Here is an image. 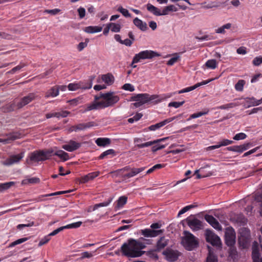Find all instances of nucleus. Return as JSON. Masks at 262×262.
I'll use <instances>...</instances> for the list:
<instances>
[{"instance_id":"c85d7f7f","label":"nucleus","mask_w":262,"mask_h":262,"mask_svg":"<svg viewBox=\"0 0 262 262\" xmlns=\"http://www.w3.org/2000/svg\"><path fill=\"white\" fill-rule=\"evenodd\" d=\"M167 139H168L167 137V138H164L156 140H154V141H152L147 142H145V143H144L137 144L136 145V146L138 148H144V147H148V146L152 145H154V144H155L156 143H159L160 142L164 141V140H166Z\"/></svg>"},{"instance_id":"bb28decb","label":"nucleus","mask_w":262,"mask_h":262,"mask_svg":"<svg viewBox=\"0 0 262 262\" xmlns=\"http://www.w3.org/2000/svg\"><path fill=\"white\" fill-rule=\"evenodd\" d=\"M171 96V94L167 95H164V96H160L157 95H149V94H148L147 99H148V102L156 100H155L156 103H157L158 102H161L162 100H163L166 99L167 98H170Z\"/></svg>"},{"instance_id":"20e7f679","label":"nucleus","mask_w":262,"mask_h":262,"mask_svg":"<svg viewBox=\"0 0 262 262\" xmlns=\"http://www.w3.org/2000/svg\"><path fill=\"white\" fill-rule=\"evenodd\" d=\"M160 56V54L152 50L143 51L135 55L133 58V63H137L141 59H150Z\"/></svg>"},{"instance_id":"a19ab883","label":"nucleus","mask_w":262,"mask_h":262,"mask_svg":"<svg viewBox=\"0 0 262 262\" xmlns=\"http://www.w3.org/2000/svg\"><path fill=\"white\" fill-rule=\"evenodd\" d=\"M247 106L246 107H250L251 106H257V100L254 97L245 98Z\"/></svg>"},{"instance_id":"f8f14e48","label":"nucleus","mask_w":262,"mask_h":262,"mask_svg":"<svg viewBox=\"0 0 262 262\" xmlns=\"http://www.w3.org/2000/svg\"><path fill=\"white\" fill-rule=\"evenodd\" d=\"M163 254L165 256L166 259L170 262H173L177 260L179 256L178 251L171 249H167Z\"/></svg>"},{"instance_id":"37998d69","label":"nucleus","mask_w":262,"mask_h":262,"mask_svg":"<svg viewBox=\"0 0 262 262\" xmlns=\"http://www.w3.org/2000/svg\"><path fill=\"white\" fill-rule=\"evenodd\" d=\"M102 80L106 83L110 85L114 81V78L111 75H103L102 76Z\"/></svg>"},{"instance_id":"c03bdc74","label":"nucleus","mask_w":262,"mask_h":262,"mask_svg":"<svg viewBox=\"0 0 262 262\" xmlns=\"http://www.w3.org/2000/svg\"><path fill=\"white\" fill-rule=\"evenodd\" d=\"M231 27V24L230 23L226 24L222 27L219 28L215 30L216 33L224 34L225 33V29H229Z\"/></svg>"},{"instance_id":"a878e982","label":"nucleus","mask_w":262,"mask_h":262,"mask_svg":"<svg viewBox=\"0 0 262 262\" xmlns=\"http://www.w3.org/2000/svg\"><path fill=\"white\" fill-rule=\"evenodd\" d=\"M96 123L93 121L78 124L76 125L77 132L85 130L87 128L96 126Z\"/></svg>"},{"instance_id":"4d7b16f0","label":"nucleus","mask_w":262,"mask_h":262,"mask_svg":"<svg viewBox=\"0 0 262 262\" xmlns=\"http://www.w3.org/2000/svg\"><path fill=\"white\" fill-rule=\"evenodd\" d=\"M180 56L178 55V54H175L174 56L170 58L167 62V64L168 66H172L174 63H175L178 59H179Z\"/></svg>"},{"instance_id":"c9c22d12","label":"nucleus","mask_w":262,"mask_h":262,"mask_svg":"<svg viewBox=\"0 0 262 262\" xmlns=\"http://www.w3.org/2000/svg\"><path fill=\"white\" fill-rule=\"evenodd\" d=\"M250 238L238 237V243L242 248L245 249L248 247Z\"/></svg>"},{"instance_id":"5fc2aeb1","label":"nucleus","mask_w":262,"mask_h":262,"mask_svg":"<svg viewBox=\"0 0 262 262\" xmlns=\"http://www.w3.org/2000/svg\"><path fill=\"white\" fill-rule=\"evenodd\" d=\"M197 205H188V206H186L185 207H184V208H183L178 213V216H179L180 215H181V214L185 213L186 212H187V211H188L189 210H190V209H192L193 208H194L195 207H196Z\"/></svg>"},{"instance_id":"cd10ccee","label":"nucleus","mask_w":262,"mask_h":262,"mask_svg":"<svg viewBox=\"0 0 262 262\" xmlns=\"http://www.w3.org/2000/svg\"><path fill=\"white\" fill-rule=\"evenodd\" d=\"M134 24L142 31H145L148 27L146 23L136 17L133 20Z\"/></svg>"},{"instance_id":"39448f33","label":"nucleus","mask_w":262,"mask_h":262,"mask_svg":"<svg viewBox=\"0 0 262 262\" xmlns=\"http://www.w3.org/2000/svg\"><path fill=\"white\" fill-rule=\"evenodd\" d=\"M35 98V95L33 93H30L27 96L23 97L21 100L15 104V102H13L9 105V108L8 111L11 112L15 109V107L16 106L18 108H20L26 105L29 103Z\"/></svg>"},{"instance_id":"774afa93","label":"nucleus","mask_w":262,"mask_h":262,"mask_svg":"<svg viewBox=\"0 0 262 262\" xmlns=\"http://www.w3.org/2000/svg\"><path fill=\"white\" fill-rule=\"evenodd\" d=\"M50 235H48L47 236L44 237L43 238H42L39 244H38V246H41L46 244H47L50 240Z\"/></svg>"},{"instance_id":"0e129e2a","label":"nucleus","mask_w":262,"mask_h":262,"mask_svg":"<svg viewBox=\"0 0 262 262\" xmlns=\"http://www.w3.org/2000/svg\"><path fill=\"white\" fill-rule=\"evenodd\" d=\"M118 11L121 13L122 15L125 17H130V14L128 11L127 9L122 8V7H119Z\"/></svg>"},{"instance_id":"052dcab7","label":"nucleus","mask_w":262,"mask_h":262,"mask_svg":"<svg viewBox=\"0 0 262 262\" xmlns=\"http://www.w3.org/2000/svg\"><path fill=\"white\" fill-rule=\"evenodd\" d=\"M42 153L43 154V157H45V160L48 159L50 157H51L52 155V154L53 153V150L48 149L46 151L41 150Z\"/></svg>"},{"instance_id":"f3484780","label":"nucleus","mask_w":262,"mask_h":262,"mask_svg":"<svg viewBox=\"0 0 262 262\" xmlns=\"http://www.w3.org/2000/svg\"><path fill=\"white\" fill-rule=\"evenodd\" d=\"M252 259L253 262H262V257H260L258 252V243L254 242L252 245Z\"/></svg>"},{"instance_id":"4c0bfd02","label":"nucleus","mask_w":262,"mask_h":262,"mask_svg":"<svg viewBox=\"0 0 262 262\" xmlns=\"http://www.w3.org/2000/svg\"><path fill=\"white\" fill-rule=\"evenodd\" d=\"M54 155L57 156L64 161H67L69 159V154L62 150H58L56 151Z\"/></svg>"},{"instance_id":"2eb2a0df","label":"nucleus","mask_w":262,"mask_h":262,"mask_svg":"<svg viewBox=\"0 0 262 262\" xmlns=\"http://www.w3.org/2000/svg\"><path fill=\"white\" fill-rule=\"evenodd\" d=\"M45 157H43L41 150L35 151L30 154V161L32 162H38L39 161H45Z\"/></svg>"},{"instance_id":"8fccbe9b","label":"nucleus","mask_w":262,"mask_h":262,"mask_svg":"<svg viewBox=\"0 0 262 262\" xmlns=\"http://www.w3.org/2000/svg\"><path fill=\"white\" fill-rule=\"evenodd\" d=\"M111 30L114 32H119L121 29V26L119 24H116L113 23H109Z\"/></svg>"},{"instance_id":"6ab92c4d","label":"nucleus","mask_w":262,"mask_h":262,"mask_svg":"<svg viewBox=\"0 0 262 262\" xmlns=\"http://www.w3.org/2000/svg\"><path fill=\"white\" fill-rule=\"evenodd\" d=\"M213 80V79H210L208 80L203 81L201 82L197 83L196 84H195V85H194L192 86L188 87V88H186L185 89H182V90L179 91L178 92V93L182 94L183 93L189 92L190 91H191L195 89L196 88H197L201 85H205V84H206L209 83L210 82L212 81Z\"/></svg>"},{"instance_id":"393cba45","label":"nucleus","mask_w":262,"mask_h":262,"mask_svg":"<svg viewBox=\"0 0 262 262\" xmlns=\"http://www.w3.org/2000/svg\"><path fill=\"white\" fill-rule=\"evenodd\" d=\"M101 105L100 102L93 101L91 103L85 105V108L83 111V113L91 111L92 110H96L101 109Z\"/></svg>"},{"instance_id":"c756f323","label":"nucleus","mask_w":262,"mask_h":262,"mask_svg":"<svg viewBox=\"0 0 262 262\" xmlns=\"http://www.w3.org/2000/svg\"><path fill=\"white\" fill-rule=\"evenodd\" d=\"M147 10L150 12L152 13L154 15L156 16H161L162 12L158 9L157 7L154 6L151 4H147L146 5Z\"/></svg>"},{"instance_id":"79ce46f5","label":"nucleus","mask_w":262,"mask_h":262,"mask_svg":"<svg viewBox=\"0 0 262 262\" xmlns=\"http://www.w3.org/2000/svg\"><path fill=\"white\" fill-rule=\"evenodd\" d=\"M217 62L215 59H210L206 61L205 66L207 68L214 69L216 68Z\"/></svg>"},{"instance_id":"5701e85b","label":"nucleus","mask_w":262,"mask_h":262,"mask_svg":"<svg viewBox=\"0 0 262 262\" xmlns=\"http://www.w3.org/2000/svg\"><path fill=\"white\" fill-rule=\"evenodd\" d=\"M7 138L6 139L0 138V142L3 143L4 144H7L11 143L13 141L18 139L19 135L16 133L9 134L6 135Z\"/></svg>"},{"instance_id":"4be33fe9","label":"nucleus","mask_w":262,"mask_h":262,"mask_svg":"<svg viewBox=\"0 0 262 262\" xmlns=\"http://www.w3.org/2000/svg\"><path fill=\"white\" fill-rule=\"evenodd\" d=\"M112 200H113V198H109L108 201H107L106 202H104L99 203V204H96L94 206H90L88 208L86 211L88 212H91L92 211H95V210L98 209L99 207L107 206L110 204V203L112 202Z\"/></svg>"},{"instance_id":"de8ad7c7","label":"nucleus","mask_w":262,"mask_h":262,"mask_svg":"<svg viewBox=\"0 0 262 262\" xmlns=\"http://www.w3.org/2000/svg\"><path fill=\"white\" fill-rule=\"evenodd\" d=\"M99 174V172L96 171L90 173L88 174L87 175L84 176V177L83 178L82 180H93L94 178H96Z\"/></svg>"},{"instance_id":"e2e57ef3","label":"nucleus","mask_w":262,"mask_h":262,"mask_svg":"<svg viewBox=\"0 0 262 262\" xmlns=\"http://www.w3.org/2000/svg\"><path fill=\"white\" fill-rule=\"evenodd\" d=\"M184 101L181 102H171L168 104V106L178 108L182 106L184 103Z\"/></svg>"},{"instance_id":"dca6fc26","label":"nucleus","mask_w":262,"mask_h":262,"mask_svg":"<svg viewBox=\"0 0 262 262\" xmlns=\"http://www.w3.org/2000/svg\"><path fill=\"white\" fill-rule=\"evenodd\" d=\"M251 144L249 143H245L243 145L239 146H232L227 147V149L229 151H232L237 152L238 153H242L243 151L248 149L250 146Z\"/></svg>"},{"instance_id":"09e8293b","label":"nucleus","mask_w":262,"mask_h":262,"mask_svg":"<svg viewBox=\"0 0 262 262\" xmlns=\"http://www.w3.org/2000/svg\"><path fill=\"white\" fill-rule=\"evenodd\" d=\"M245 84V81L244 80H239L235 85V89L236 91H243L244 86Z\"/></svg>"},{"instance_id":"49530a36","label":"nucleus","mask_w":262,"mask_h":262,"mask_svg":"<svg viewBox=\"0 0 262 262\" xmlns=\"http://www.w3.org/2000/svg\"><path fill=\"white\" fill-rule=\"evenodd\" d=\"M14 185V182L13 181H10L9 182L0 184V191H3L8 189Z\"/></svg>"},{"instance_id":"a211bd4d","label":"nucleus","mask_w":262,"mask_h":262,"mask_svg":"<svg viewBox=\"0 0 262 262\" xmlns=\"http://www.w3.org/2000/svg\"><path fill=\"white\" fill-rule=\"evenodd\" d=\"M163 233L162 230H152L150 229H145L141 230V233L145 237H154L161 234Z\"/></svg>"},{"instance_id":"0eeeda50","label":"nucleus","mask_w":262,"mask_h":262,"mask_svg":"<svg viewBox=\"0 0 262 262\" xmlns=\"http://www.w3.org/2000/svg\"><path fill=\"white\" fill-rule=\"evenodd\" d=\"M24 157V152H21L17 155H11L8 158H7L6 160L3 161L2 162V164L5 166H11L14 164H16L19 162V161L23 158Z\"/></svg>"},{"instance_id":"4468645a","label":"nucleus","mask_w":262,"mask_h":262,"mask_svg":"<svg viewBox=\"0 0 262 262\" xmlns=\"http://www.w3.org/2000/svg\"><path fill=\"white\" fill-rule=\"evenodd\" d=\"M204 218L205 220L214 229L219 231L222 230V227L221 225L220 224L217 220L215 219L213 216L206 214L205 215Z\"/></svg>"},{"instance_id":"680f3d73","label":"nucleus","mask_w":262,"mask_h":262,"mask_svg":"<svg viewBox=\"0 0 262 262\" xmlns=\"http://www.w3.org/2000/svg\"><path fill=\"white\" fill-rule=\"evenodd\" d=\"M247 137V135L243 133H241L236 134L234 137L233 139L235 140H244L246 139Z\"/></svg>"},{"instance_id":"6e6552de","label":"nucleus","mask_w":262,"mask_h":262,"mask_svg":"<svg viewBox=\"0 0 262 262\" xmlns=\"http://www.w3.org/2000/svg\"><path fill=\"white\" fill-rule=\"evenodd\" d=\"M144 168L141 167L139 168H131L129 166H126L120 170V171L127 172L123 174V177L124 179H128L136 176L138 173L144 170Z\"/></svg>"},{"instance_id":"69168bd1","label":"nucleus","mask_w":262,"mask_h":262,"mask_svg":"<svg viewBox=\"0 0 262 262\" xmlns=\"http://www.w3.org/2000/svg\"><path fill=\"white\" fill-rule=\"evenodd\" d=\"M162 167H163V165L161 164H156V165H154V166H152L150 169H149L147 171L146 173H150L152 172H153L154 171H155V170L158 169H160V168H161Z\"/></svg>"},{"instance_id":"ea45409f","label":"nucleus","mask_w":262,"mask_h":262,"mask_svg":"<svg viewBox=\"0 0 262 262\" xmlns=\"http://www.w3.org/2000/svg\"><path fill=\"white\" fill-rule=\"evenodd\" d=\"M239 235L238 237L250 238V231L246 228H242L239 231Z\"/></svg>"},{"instance_id":"7c9ffc66","label":"nucleus","mask_w":262,"mask_h":262,"mask_svg":"<svg viewBox=\"0 0 262 262\" xmlns=\"http://www.w3.org/2000/svg\"><path fill=\"white\" fill-rule=\"evenodd\" d=\"M111 139L107 138H99L95 142L99 146L104 147L111 144Z\"/></svg>"},{"instance_id":"f704fd0d","label":"nucleus","mask_w":262,"mask_h":262,"mask_svg":"<svg viewBox=\"0 0 262 262\" xmlns=\"http://www.w3.org/2000/svg\"><path fill=\"white\" fill-rule=\"evenodd\" d=\"M209 250L208 255L206 259V262H218L217 256L215 255L212 251L211 248L208 246Z\"/></svg>"},{"instance_id":"e433bc0d","label":"nucleus","mask_w":262,"mask_h":262,"mask_svg":"<svg viewBox=\"0 0 262 262\" xmlns=\"http://www.w3.org/2000/svg\"><path fill=\"white\" fill-rule=\"evenodd\" d=\"M59 94L58 89H57L56 86L48 90L46 94L45 97L48 98L50 97H55Z\"/></svg>"},{"instance_id":"72a5a7b5","label":"nucleus","mask_w":262,"mask_h":262,"mask_svg":"<svg viewBox=\"0 0 262 262\" xmlns=\"http://www.w3.org/2000/svg\"><path fill=\"white\" fill-rule=\"evenodd\" d=\"M102 30L101 27L99 26H89L85 27L84 31L88 33H94L101 32Z\"/></svg>"},{"instance_id":"a18cd8bd","label":"nucleus","mask_w":262,"mask_h":262,"mask_svg":"<svg viewBox=\"0 0 262 262\" xmlns=\"http://www.w3.org/2000/svg\"><path fill=\"white\" fill-rule=\"evenodd\" d=\"M108 155H115V151L113 149H108L104 152H103L99 157V159H103L104 158L106 157Z\"/></svg>"},{"instance_id":"ddd939ff","label":"nucleus","mask_w":262,"mask_h":262,"mask_svg":"<svg viewBox=\"0 0 262 262\" xmlns=\"http://www.w3.org/2000/svg\"><path fill=\"white\" fill-rule=\"evenodd\" d=\"M80 146L81 143L71 140L67 144L63 145L62 148L68 151L72 152L78 149Z\"/></svg>"},{"instance_id":"412c9836","label":"nucleus","mask_w":262,"mask_h":262,"mask_svg":"<svg viewBox=\"0 0 262 262\" xmlns=\"http://www.w3.org/2000/svg\"><path fill=\"white\" fill-rule=\"evenodd\" d=\"M148 94H139L132 97L131 100L134 101H139L144 104L148 102Z\"/></svg>"},{"instance_id":"7ed1b4c3","label":"nucleus","mask_w":262,"mask_h":262,"mask_svg":"<svg viewBox=\"0 0 262 262\" xmlns=\"http://www.w3.org/2000/svg\"><path fill=\"white\" fill-rule=\"evenodd\" d=\"M101 97L103 100L100 102L102 108L113 106L119 100V97L115 95L114 92L104 93V95H101Z\"/></svg>"},{"instance_id":"2f4dec72","label":"nucleus","mask_w":262,"mask_h":262,"mask_svg":"<svg viewBox=\"0 0 262 262\" xmlns=\"http://www.w3.org/2000/svg\"><path fill=\"white\" fill-rule=\"evenodd\" d=\"M178 10L173 5H170L163 8L162 11V15H166L169 14L170 12H176Z\"/></svg>"},{"instance_id":"bf43d9fd","label":"nucleus","mask_w":262,"mask_h":262,"mask_svg":"<svg viewBox=\"0 0 262 262\" xmlns=\"http://www.w3.org/2000/svg\"><path fill=\"white\" fill-rule=\"evenodd\" d=\"M252 63L255 66H259L262 63V56L256 57L252 61Z\"/></svg>"},{"instance_id":"9b49d317","label":"nucleus","mask_w":262,"mask_h":262,"mask_svg":"<svg viewBox=\"0 0 262 262\" xmlns=\"http://www.w3.org/2000/svg\"><path fill=\"white\" fill-rule=\"evenodd\" d=\"M186 222L188 226L193 230H198L202 228V222L196 218L188 217L186 219Z\"/></svg>"},{"instance_id":"1a4fd4ad","label":"nucleus","mask_w":262,"mask_h":262,"mask_svg":"<svg viewBox=\"0 0 262 262\" xmlns=\"http://www.w3.org/2000/svg\"><path fill=\"white\" fill-rule=\"evenodd\" d=\"M95 77L91 76L90 79V82L86 85H84L83 82L78 83H70L68 88L70 91H75L79 89H90L92 86V81Z\"/></svg>"},{"instance_id":"58836bf2","label":"nucleus","mask_w":262,"mask_h":262,"mask_svg":"<svg viewBox=\"0 0 262 262\" xmlns=\"http://www.w3.org/2000/svg\"><path fill=\"white\" fill-rule=\"evenodd\" d=\"M209 110L208 108H206L202 112H200L197 113H194L190 116V117L187 119V120L189 121L190 119L196 118L202 116L206 115L209 113Z\"/></svg>"},{"instance_id":"473e14b6","label":"nucleus","mask_w":262,"mask_h":262,"mask_svg":"<svg viewBox=\"0 0 262 262\" xmlns=\"http://www.w3.org/2000/svg\"><path fill=\"white\" fill-rule=\"evenodd\" d=\"M168 244V240L165 239L164 237H162L157 242V249L160 250L164 248Z\"/></svg>"},{"instance_id":"603ef678","label":"nucleus","mask_w":262,"mask_h":262,"mask_svg":"<svg viewBox=\"0 0 262 262\" xmlns=\"http://www.w3.org/2000/svg\"><path fill=\"white\" fill-rule=\"evenodd\" d=\"M28 238L27 237H24V238H19L12 243H11L9 247H14L17 245H18V244H20L26 241H27L28 240Z\"/></svg>"},{"instance_id":"b1692460","label":"nucleus","mask_w":262,"mask_h":262,"mask_svg":"<svg viewBox=\"0 0 262 262\" xmlns=\"http://www.w3.org/2000/svg\"><path fill=\"white\" fill-rule=\"evenodd\" d=\"M205 167H201L199 169L196 170L194 171L193 176H195V179H200L207 177L212 174L211 172L208 173H205Z\"/></svg>"},{"instance_id":"423d86ee","label":"nucleus","mask_w":262,"mask_h":262,"mask_svg":"<svg viewBox=\"0 0 262 262\" xmlns=\"http://www.w3.org/2000/svg\"><path fill=\"white\" fill-rule=\"evenodd\" d=\"M206 241L210 243L213 246L221 248L222 243L220 238L212 231L206 230L205 232Z\"/></svg>"},{"instance_id":"338daca9","label":"nucleus","mask_w":262,"mask_h":262,"mask_svg":"<svg viewBox=\"0 0 262 262\" xmlns=\"http://www.w3.org/2000/svg\"><path fill=\"white\" fill-rule=\"evenodd\" d=\"M122 89L129 92H133L135 90L134 86L130 83L124 84L122 86Z\"/></svg>"},{"instance_id":"864d4df0","label":"nucleus","mask_w":262,"mask_h":262,"mask_svg":"<svg viewBox=\"0 0 262 262\" xmlns=\"http://www.w3.org/2000/svg\"><path fill=\"white\" fill-rule=\"evenodd\" d=\"M127 201V197L125 196H121L119 198L117 201V207H122L124 204H126Z\"/></svg>"},{"instance_id":"6e6d98bb","label":"nucleus","mask_w":262,"mask_h":262,"mask_svg":"<svg viewBox=\"0 0 262 262\" xmlns=\"http://www.w3.org/2000/svg\"><path fill=\"white\" fill-rule=\"evenodd\" d=\"M74 190V189H69V190H66V191H57V192H56L54 193L48 194L45 195V196H54V195H56L63 194H65L67 193L71 192L73 191Z\"/></svg>"},{"instance_id":"3c124183","label":"nucleus","mask_w":262,"mask_h":262,"mask_svg":"<svg viewBox=\"0 0 262 262\" xmlns=\"http://www.w3.org/2000/svg\"><path fill=\"white\" fill-rule=\"evenodd\" d=\"M238 105V104L234 102L229 103L224 105H221L218 107V108L221 110H226L233 108Z\"/></svg>"},{"instance_id":"f03ea898","label":"nucleus","mask_w":262,"mask_h":262,"mask_svg":"<svg viewBox=\"0 0 262 262\" xmlns=\"http://www.w3.org/2000/svg\"><path fill=\"white\" fill-rule=\"evenodd\" d=\"M184 234L182 243L186 250L191 251L198 246V241L192 234L186 231H184Z\"/></svg>"},{"instance_id":"aec40b11","label":"nucleus","mask_w":262,"mask_h":262,"mask_svg":"<svg viewBox=\"0 0 262 262\" xmlns=\"http://www.w3.org/2000/svg\"><path fill=\"white\" fill-rule=\"evenodd\" d=\"M174 118H175V117L168 118V119L164 120V121H163L161 122L150 125V126L148 127V129L150 130H152V131L156 130V129H158L160 128V127L164 126L167 123H168L170 122L171 121H173L174 119Z\"/></svg>"},{"instance_id":"9d476101","label":"nucleus","mask_w":262,"mask_h":262,"mask_svg":"<svg viewBox=\"0 0 262 262\" xmlns=\"http://www.w3.org/2000/svg\"><path fill=\"white\" fill-rule=\"evenodd\" d=\"M225 242L228 246H232L235 243V233L233 229L227 230L225 234Z\"/></svg>"},{"instance_id":"13d9d810","label":"nucleus","mask_w":262,"mask_h":262,"mask_svg":"<svg viewBox=\"0 0 262 262\" xmlns=\"http://www.w3.org/2000/svg\"><path fill=\"white\" fill-rule=\"evenodd\" d=\"M82 224L81 222H77L73 223L66 226V229L77 228L79 227Z\"/></svg>"},{"instance_id":"f257e3e1","label":"nucleus","mask_w":262,"mask_h":262,"mask_svg":"<svg viewBox=\"0 0 262 262\" xmlns=\"http://www.w3.org/2000/svg\"><path fill=\"white\" fill-rule=\"evenodd\" d=\"M147 241L143 237L136 240L129 238L127 242L124 243L121 247L122 254L127 257L135 258L142 256L145 251H142L146 247L145 243L142 241Z\"/></svg>"}]
</instances>
